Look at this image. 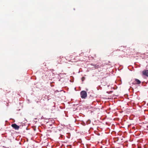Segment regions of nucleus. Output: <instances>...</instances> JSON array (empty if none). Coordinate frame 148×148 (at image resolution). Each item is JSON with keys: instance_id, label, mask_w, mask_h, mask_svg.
I'll list each match as a JSON object with an SVG mask.
<instances>
[{"instance_id": "nucleus-4", "label": "nucleus", "mask_w": 148, "mask_h": 148, "mask_svg": "<svg viewBox=\"0 0 148 148\" xmlns=\"http://www.w3.org/2000/svg\"><path fill=\"white\" fill-rule=\"evenodd\" d=\"M134 83L135 84H139L141 83V81L137 79H134Z\"/></svg>"}, {"instance_id": "nucleus-5", "label": "nucleus", "mask_w": 148, "mask_h": 148, "mask_svg": "<svg viewBox=\"0 0 148 148\" xmlns=\"http://www.w3.org/2000/svg\"><path fill=\"white\" fill-rule=\"evenodd\" d=\"M95 67L96 69L98 68L99 67V65H95L94 66Z\"/></svg>"}, {"instance_id": "nucleus-2", "label": "nucleus", "mask_w": 148, "mask_h": 148, "mask_svg": "<svg viewBox=\"0 0 148 148\" xmlns=\"http://www.w3.org/2000/svg\"><path fill=\"white\" fill-rule=\"evenodd\" d=\"M12 127L16 130H18L19 128V126L17 125L16 124L14 123L12 125Z\"/></svg>"}, {"instance_id": "nucleus-1", "label": "nucleus", "mask_w": 148, "mask_h": 148, "mask_svg": "<svg viewBox=\"0 0 148 148\" xmlns=\"http://www.w3.org/2000/svg\"><path fill=\"white\" fill-rule=\"evenodd\" d=\"M81 97L82 99H85L87 96L86 92L85 91H82L80 92Z\"/></svg>"}, {"instance_id": "nucleus-3", "label": "nucleus", "mask_w": 148, "mask_h": 148, "mask_svg": "<svg viewBox=\"0 0 148 148\" xmlns=\"http://www.w3.org/2000/svg\"><path fill=\"white\" fill-rule=\"evenodd\" d=\"M142 74L143 75L148 77V70H145L142 72Z\"/></svg>"}]
</instances>
